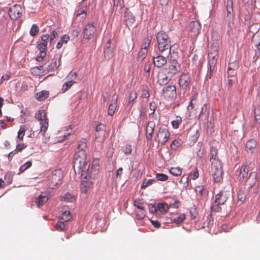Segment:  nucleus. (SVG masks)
<instances>
[{"mask_svg":"<svg viewBox=\"0 0 260 260\" xmlns=\"http://www.w3.org/2000/svg\"><path fill=\"white\" fill-rule=\"evenodd\" d=\"M73 163L75 173L81 175V190L82 192L86 193L92 186L98 171L92 167L89 170L90 164L87 160L86 157H82L78 154L74 156Z\"/></svg>","mask_w":260,"mask_h":260,"instance_id":"nucleus-1","label":"nucleus"},{"mask_svg":"<svg viewBox=\"0 0 260 260\" xmlns=\"http://www.w3.org/2000/svg\"><path fill=\"white\" fill-rule=\"evenodd\" d=\"M239 177L240 181L252 188L256 182L257 174L251 169L250 164H244L240 170Z\"/></svg>","mask_w":260,"mask_h":260,"instance_id":"nucleus-2","label":"nucleus"},{"mask_svg":"<svg viewBox=\"0 0 260 260\" xmlns=\"http://www.w3.org/2000/svg\"><path fill=\"white\" fill-rule=\"evenodd\" d=\"M156 39L159 51L167 57H169L172 45L168 34L164 31H159L156 34Z\"/></svg>","mask_w":260,"mask_h":260,"instance_id":"nucleus-3","label":"nucleus"},{"mask_svg":"<svg viewBox=\"0 0 260 260\" xmlns=\"http://www.w3.org/2000/svg\"><path fill=\"white\" fill-rule=\"evenodd\" d=\"M62 176V173L60 170L52 171L48 177V187L53 189L57 185L61 184Z\"/></svg>","mask_w":260,"mask_h":260,"instance_id":"nucleus-4","label":"nucleus"},{"mask_svg":"<svg viewBox=\"0 0 260 260\" xmlns=\"http://www.w3.org/2000/svg\"><path fill=\"white\" fill-rule=\"evenodd\" d=\"M181 70L180 64L176 59H173L170 62L168 67L163 69V72L166 74L170 75L172 77Z\"/></svg>","mask_w":260,"mask_h":260,"instance_id":"nucleus-5","label":"nucleus"},{"mask_svg":"<svg viewBox=\"0 0 260 260\" xmlns=\"http://www.w3.org/2000/svg\"><path fill=\"white\" fill-rule=\"evenodd\" d=\"M170 133L166 127H160L155 138V141L161 145H165L168 141Z\"/></svg>","mask_w":260,"mask_h":260,"instance_id":"nucleus-6","label":"nucleus"},{"mask_svg":"<svg viewBox=\"0 0 260 260\" xmlns=\"http://www.w3.org/2000/svg\"><path fill=\"white\" fill-rule=\"evenodd\" d=\"M36 118L40 121V132L44 135V133L46 131L48 127V123L47 121L46 115L44 110L39 111L35 115Z\"/></svg>","mask_w":260,"mask_h":260,"instance_id":"nucleus-7","label":"nucleus"},{"mask_svg":"<svg viewBox=\"0 0 260 260\" xmlns=\"http://www.w3.org/2000/svg\"><path fill=\"white\" fill-rule=\"evenodd\" d=\"M230 195V190L224 188L215 195V201H216V203L223 205Z\"/></svg>","mask_w":260,"mask_h":260,"instance_id":"nucleus-8","label":"nucleus"},{"mask_svg":"<svg viewBox=\"0 0 260 260\" xmlns=\"http://www.w3.org/2000/svg\"><path fill=\"white\" fill-rule=\"evenodd\" d=\"M87 140L85 139H82L78 142L77 151L74 155L78 154L82 157L87 156Z\"/></svg>","mask_w":260,"mask_h":260,"instance_id":"nucleus-9","label":"nucleus"},{"mask_svg":"<svg viewBox=\"0 0 260 260\" xmlns=\"http://www.w3.org/2000/svg\"><path fill=\"white\" fill-rule=\"evenodd\" d=\"M201 24L197 21H192L189 26V35L191 38L194 39L199 35L201 29Z\"/></svg>","mask_w":260,"mask_h":260,"instance_id":"nucleus-10","label":"nucleus"},{"mask_svg":"<svg viewBox=\"0 0 260 260\" xmlns=\"http://www.w3.org/2000/svg\"><path fill=\"white\" fill-rule=\"evenodd\" d=\"M96 30V27L93 23H88L85 25L83 30V37L86 39H91Z\"/></svg>","mask_w":260,"mask_h":260,"instance_id":"nucleus-11","label":"nucleus"},{"mask_svg":"<svg viewBox=\"0 0 260 260\" xmlns=\"http://www.w3.org/2000/svg\"><path fill=\"white\" fill-rule=\"evenodd\" d=\"M178 82L180 87L182 89L186 90L190 83V78L189 74H182L180 77Z\"/></svg>","mask_w":260,"mask_h":260,"instance_id":"nucleus-12","label":"nucleus"},{"mask_svg":"<svg viewBox=\"0 0 260 260\" xmlns=\"http://www.w3.org/2000/svg\"><path fill=\"white\" fill-rule=\"evenodd\" d=\"M163 96L166 99H173L176 96V87L174 85H170L162 90Z\"/></svg>","mask_w":260,"mask_h":260,"instance_id":"nucleus-13","label":"nucleus"},{"mask_svg":"<svg viewBox=\"0 0 260 260\" xmlns=\"http://www.w3.org/2000/svg\"><path fill=\"white\" fill-rule=\"evenodd\" d=\"M61 54L57 53L54 55L52 62L46 69L47 72L54 71L58 69L60 64Z\"/></svg>","mask_w":260,"mask_h":260,"instance_id":"nucleus-14","label":"nucleus"},{"mask_svg":"<svg viewBox=\"0 0 260 260\" xmlns=\"http://www.w3.org/2000/svg\"><path fill=\"white\" fill-rule=\"evenodd\" d=\"M9 16L12 19H17L22 16L21 8L19 5H14L9 9Z\"/></svg>","mask_w":260,"mask_h":260,"instance_id":"nucleus-15","label":"nucleus"},{"mask_svg":"<svg viewBox=\"0 0 260 260\" xmlns=\"http://www.w3.org/2000/svg\"><path fill=\"white\" fill-rule=\"evenodd\" d=\"M155 127V123L153 121H149L146 124L145 127V135L147 141H151L152 140Z\"/></svg>","mask_w":260,"mask_h":260,"instance_id":"nucleus-16","label":"nucleus"},{"mask_svg":"<svg viewBox=\"0 0 260 260\" xmlns=\"http://www.w3.org/2000/svg\"><path fill=\"white\" fill-rule=\"evenodd\" d=\"M167 57L166 55H159L155 57H153V61L154 66L157 68H161L163 67L167 62Z\"/></svg>","mask_w":260,"mask_h":260,"instance_id":"nucleus-17","label":"nucleus"},{"mask_svg":"<svg viewBox=\"0 0 260 260\" xmlns=\"http://www.w3.org/2000/svg\"><path fill=\"white\" fill-rule=\"evenodd\" d=\"M172 77L170 75L166 74L163 71L159 73L158 75V83L161 86H163L168 84L171 80Z\"/></svg>","mask_w":260,"mask_h":260,"instance_id":"nucleus-18","label":"nucleus"},{"mask_svg":"<svg viewBox=\"0 0 260 260\" xmlns=\"http://www.w3.org/2000/svg\"><path fill=\"white\" fill-rule=\"evenodd\" d=\"M218 54V53H216L215 52H209L208 53V64L211 71L215 69V65L217 63Z\"/></svg>","mask_w":260,"mask_h":260,"instance_id":"nucleus-19","label":"nucleus"},{"mask_svg":"<svg viewBox=\"0 0 260 260\" xmlns=\"http://www.w3.org/2000/svg\"><path fill=\"white\" fill-rule=\"evenodd\" d=\"M96 133L95 134L96 139H99V141H102L104 139L105 135V125L102 124H99L95 128Z\"/></svg>","mask_w":260,"mask_h":260,"instance_id":"nucleus-20","label":"nucleus"},{"mask_svg":"<svg viewBox=\"0 0 260 260\" xmlns=\"http://www.w3.org/2000/svg\"><path fill=\"white\" fill-rule=\"evenodd\" d=\"M124 17L127 26H132L134 24L135 17L132 12L129 11L125 12Z\"/></svg>","mask_w":260,"mask_h":260,"instance_id":"nucleus-21","label":"nucleus"},{"mask_svg":"<svg viewBox=\"0 0 260 260\" xmlns=\"http://www.w3.org/2000/svg\"><path fill=\"white\" fill-rule=\"evenodd\" d=\"M41 38V42L38 44V49L39 50H47L49 35L48 34L43 35Z\"/></svg>","mask_w":260,"mask_h":260,"instance_id":"nucleus-22","label":"nucleus"},{"mask_svg":"<svg viewBox=\"0 0 260 260\" xmlns=\"http://www.w3.org/2000/svg\"><path fill=\"white\" fill-rule=\"evenodd\" d=\"M117 96L115 94L112 96V103L109 106L108 114L109 115L112 116L114 113L116 108Z\"/></svg>","mask_w":260,"mask_h":260,"instance_id":"nucleus-23","label":"nucleus"},{"mask_svg":"<svg viewBox=\"0 0 260 260\" xmlns=\"http://www.w3.org/2000/svg\"><path fill=\"white\" fill-rule=\"evenodd\" d=\"M48 200V194L44 193L40 194L38 197L36 199V203L38 207L43 206Z\"/></svg>","mask_w":260,"mask_h":260,"instance_id":"nucleus-24","label":"nucleus"},{"mask_svg":"<svg viewBox=\"0 0 260 260\" xmlns=\"http://www.w3.org/2000/svg\"><path fill=\"white\" fill-rule=\"evenodd\" d=\"M256 147V142L253 139L248 141L246 144V150L248 152L253 153Z\"/></svg>","mask_w":260,"mask_h":260,"instance_id":"nucleus-25","label":"nucleus"},{"mask_svg":"<svg viewBox=\"0 0 260 260\" xmlns=\"http://www.w3.org/2000/svg\"><path fill=\"white\" fill-rule=\"evenodd\" d=\"M157 211L161 214H165L168 212L169 209V206L166 203H158L157 204Z\"/></svg>","mask_w":260,"mask_h":260,"instance_id":"nucleus-26","label":"nucleus"},{"mask_svg":"<svg viewBox=\"0 0 260 260\" xmlns=\"http://www.w3.org/2000/svg\"><path fill=\"white\" fill-rule=\"evenodd\" d=\"M211 163V172L221 171V162L219 159H214Z\"/></svg>","mask_w":260,"mask_h":260,"instance_id":"nucleus-27","label":"nucleus"},{"mask_svg":"<svg viewBox=\"0 0 260 260\" xmlns=\"http://www.w3.org/2000/svg\"><path fill=\"white\" fill-rule=\"evenodd\" d=\"M252 41L256 47L258 55H260V31L253 35Z\"/></svg>","mask_w":260,"mask_h":260,"instance_id":"nucleus-28","label":"nucleus"},{"mask_svg":"<svg viewBox=\"0 0 260 260\" xmlns=\"http://www.w3.org/2000/svg\"><path fill=\"white\" fill-rule=\"evenodd\" d=\"M137 94L136 91L132 90L131 91L129 95L127 97L128 99V103H127V106H128L129 108H132L133 105V102L134 101L137 99Z\"/></svg>","mask_w":260,"mask_h":260,"instance_id":"nucleus-29","label":"nucleus"},{"mask_svg":"<svg viewBox=\"0 0 260 260\" xmlns=\"http://www.w3.org/2000/svg\"><path fill=\"white\" fill-rule=\"evenodd\" d=\"M214 181L215 182H220L222 180V170L212 172Z\"/></svg>","mask_w":260,"mask_h":260,"instance_id":"nucleus-30","label":"nucleus"},{"mask_svg":"<svg viewBox=\"0 0 260 260\" xmlns=\"http://www.w3.org/2000/svg\"><path fill=\"white\" fill-rule=\"evenodd\" d=\"M67 223L63 221H57L54 225L56 230L59 232L64 231L67 229Z\"/></svg>","mask_w":260,"mask_h":260,"instance_id":"nucleus-31","label":"nucleus"},{"mask_svg":"<svg viewBox=\"0 0 260 260\" xmlns=\"http://www.w3.org/2000/svg\"><path fill=\"white\" fill-rule=\"evenodd\" d=\"M49 93L47 91H41L37 93L35 95L36 99L40 101H43L48 96Z\"/></svg>","mask_w":260,"mask_h":260,"instance_id":"nucleus-32","label":"nucleus"},{"mask_svg":"<svg viewBox=\"0 0 260 260\" xmlns=\"http://www.w3.org/2000/svg\"><path fill=\"white\" fill-rule=\"evenodd\" d=\"M70 40V37L67 35H64L60 38V41L57 43L56 48L60 49L63 44H67Z\"/></svg>","mask_w":260,"mask_h":260,"instance_id":"nucleus-33","label":"nucleus"},{"mask_svg":"<svg viewBox=\"0 0 260 260\" xmlns=\"http://www.w3.org/2000/svg\"><path fill=\"white\" fill-rule=\"evenodd\" d=\"M196 191L201 199L204 198L207 193V191L204 186H198L196 188Z\"/></svg>","mask_w":260,"mask_h":260,"instance_id":"nucleus-34","label":"nucleus"},{"mask_svg":"<svg viewBox=\"0 0 260 260\" xmlns=\"http://www.w3.org/2000/svg\"><path fill=\"white\" fill-rule=\"evenodd\" d=\"M72 218L71 213L69 211H66L61 214L60 219L63 222L67 223Z\"/></svg>","mask_w":260,"mask_h":260,"instance_id":"nucleus-35","label":"nucleus"},{"mask_svg":"<svg viewBox=\"0 0 260 260\" xmlns=\"http://www.w3.org/2000/svg\"><path fill=\"white\" fill-rule=\"evenodd\" d=\"M183 142L180 139H175L170 145V148L172 150H176L180 146L182 145Z\"/></svg>","mask_w":260,"mask_h":260,"instance_id":"nucleus-36","label":"nucleus"},{"mask_svg":"<svg viewBox=\"0 0 260 260\" xmlns=\"http://www.w3.org/2000/svg\"><path fill=\"white\" fill-rule=\"evenodd\" d=\"M28 128L26 125H21L19 130L18 132L17 138L20 140L23 139V136L25 135V132Z\"/></svg>","mask_w":260,"mask_h":260,"instance_id":"nucleus-37","label":"nucleus"},{"mask_svg":"<svg viewBox=\"0 0 260 260\" xmlns=\"http://www.w3.org/2000/svg\"><path fill=\"white\" fill-rule=\"evenodd\" d=\"M185 219V214H181L177 217L174 218L172 220V221L177 224H179L182 223Z\"/></svg>","mask_w":260,"mask_h":260,"instance_id":"nucleus-38","label":"nucleus"},{"mask_svg":"<svg viewBox=\"0 0 260 260\" xmlns=\"http://www.w3.org/2000/svg\"><path fill=\"white\" fill-rule=\"evenodd\" d=\"M170 172L174 176H178L181 175L182 169L179 167H172L170 169Z\"/></svg>","mask_w":260,"mask_h":260,"instance_id":"nucleus-39","label":"nucleus"},{"mask_svg":"<svg viewBox=\"0 0 260 260\" xmlns=\"http://www.w3.org/2000/svg\"><path fill=\"white\" fill-rule=\"evenodd\" d=\"M220 205H222V204L216 203V201H214L211 207V211L215 212H220L221 210Z\"/></svg>","mask_w":260,"mask_h":260,"instance_id":"nucleus-40","label":"nucleus"},{"mask_svg":"<svg viewBox=\"0 0 260 260\" xmlns=\"http://www.w3.org/2000/svg\"><path fill=\"white\" fill-rule=\"evenodd\" d=\"M237 198L239 202L243 203L246 199V193L244 190H239L237 193Z\"/></svg>","mask_w":260,"mask_h":260,"instance_id":"nucleus-41","label":"nucleus"},{"mask_svg":"<svg viewBox=\"0 0 260 260\" xmlns=\"http://www.w3.org/2000/svg\"><path fill=\"white\" fill-rule=\"evenodd\" d=\"M182 122V118L180 116H176V119L172 121V125L174 128H178Z\"/></svg>","mask_w":260,"mask_h":260,"instance_id":"nucleus-42","label":"nucleus"},{"mask_svg":"<svg viewBox=\"0 0 260 260\" xmlns=\"http://www.w3.org/2000/svg\"><path fill=\"white\" fill-rule=\"evenodd\" d=\"M39 31V27L36 24H34L31 26V27L29 31V34L30 36L34 37L36 36Z\"/></svg>","mask_w":260,"mask_h":260,"instance_id":"nucleus-43","label":"nucleus"},{"mask_svg":"<svg viewBox=\"0 0 260 260\" xmlns=\"http://www.w3.org/2000/svg\"><path fill=\"white\" fill-rule=\"evenodd\" d=\"M32 165L31 161H28L26 162L24 165H22L19 168V174L24 172L27 169L29 168Z\"/></svg>","mask_w":260,"mask_h":260,"instance_id":"nucleus-44","label":"nucleus"},{"mask_svg":"<svg viewBox=\"0 0 260 260\" xmlns=\"http://www.w3.org/2000/svg\"><path fill=\"white\" fill-rule=\"evenodd\" d=\"M217 154V149L215 147H211L210 148V161L212 162L214 159H218V158H216V156Z\"/></svg>","mask_w":260,"mask_h":260,"instance_id":"nucleus-45","label":"nucleus"},{"mask_svg":"<svg viewBox=\"0 0 260 260\" xmlns=\"http://www.w3.org/2000/svg\"><path fill=\"white\" fill-rule=\"evenodd\" d=\"M169 206L170 208H173L175 209H178L180 206V202L178 200H173L170 203Z\"/></svg>","mask_w":260,"mask_h":260,"instance_id":"nucleus-46","label":"nucleus"},{"mask_svg":"<svg viewBox=\"0 0 260 260\" xmlns=\"http://www.w3.org/2000/svg\"><path fill=\"white\" fill-rule=\"evenodd\" d=\"M254 117L255 121L260 123V106L254 109Z\"/></svg>","mask_w":260,"mask_h":260,"instance_id":"nucleus-47","label":"nucleus"},{"mask_svg":"<svg viewBox=\"0 0 260 260\" xmlns=\"http://www.w3.org/2000/svg\"><path fill=\"white\" fill-rule=\"evenodd\" d=\"M113 50L110 47H106L104 50L105 56L107 59L110 58L112 56Z\"/></svg>","mask_w":260,"mask_h":260,"instance_id":"nucleus-48","label":"nucleus"},{"mask_svg":"<svg viewBox=\"0 0 260 260\" xmlns=\"http://www.w3.org/2000/svg\"><path fill=\"white\" fill-rule=\"evenodd\" d=\"M152 37L148 36L145 39V42L142 45L143 49L147 50L148 47L149 46L151 43Z\"/></svg>","mask_w":260,"mask_h":260,"instance_id":"nucleus-49","label":"nucleus"},{"mask_svg":"<svg viewBox=\"0 0 260 260\" xmlns=\"http://www.w3.org/2000/svg\"><path fill=\"white\" fill-rule=\"evenodd\" d=\"M74 83V81L71 80L64 83L62 87V90L63 92L67 91Z\"/></svg>","mask_w":260,"mask_h":260,"instance_id":"nucleus-50","label":"nucleus"},{"mask_svg":"<svg viewBox=\"0 0 260 260\" xmlns=\"http://www.w3.org/2000/svg\"><path fill=\"white\" fill-rule=\"evenodd\" d=\"M155 181V180L154 179H149L147 181H146V180H145V181H143L142 185H141V189L146 188L147 186L152 184Z\"/></svg>","mask_w":260,"mask_h":260,"instance_id":"nucleus-51","label":"nucleus"},{"mask_svg":"<svg viewBox=\"0 0 260 260\" xmlns=\"http://www.w3.org/2000/svg\"><path fill=\"white\" fill-rule=\"evenodd\" d=\"M134 205L135 207H137L140 210H144V207L143 206V203L139 200H136L134 202Z\"/></svg>","mask_w":260,"mask_h":260,"instance_id":"nucleus-52","label":"nucleus"},{"mask_svg":"<svg viewBox=\"0 0 260 260\" xmlns=\"http://www.w3.org/2000/svg\"><path fill=\"white\" fill-rule=\"evenodd\" d=\"M74 196L69 192L66 193L62 198V200L67 202H72L74 200Z\"/></svg>","mask_w":260,"mask_h":260,"instance_id":"nucleus-53","label":"nucleus"},{"mask_svg":"<svg viewBox=\"0 0 260 260\" xmlns=\"http://www.w3.org/2000/svg\"><path fill=\"white\" fill-rule=\"evenodd\" d=\"M122 151L125 155H129L131 154L132 151L131 146L126 145L122 148Z\"/></svg>","mask_w":260,"mask_h":260,"instance_id":"nucleus-54","label":"nucleus"},{"mask_svg":"<svg viewBox=\"0 0 260 260\" xmlns=\"http://www.w3.org/2000/svg\"><path fill=\"white\" fill-rule=\"evenodd\" d=\"M156 177L158 180L161 181H166L168 179L167 175L162 173L157 174Z\"/></svg>","mask_w":260,"mask_h":260,"instance_id":"nucleus-55","label":"nucleus"},{"mask_svg":"<svg viewBox=\"0 0 260 260\" xmlns=\"http://www.w3.org/2000/svg\"><path fill=\"white\" fill-rule=\"evenodd\" d=\"M58 36L57 32L56 30H53L51 32L50 35H49L50 43L52 44L54 42V39L58 37Z\"/></svg>","mask_w":260,"mask_h":260,"instance_id":"nucleus-56","label":"nucleus"},{"mask_svg":"<svg viewBox=\"0 0 260 260\" xmlns=\"http://www.w3.org/2000/svg\"><path fill=\"white\" fill-rule=\"evenodd\" d=\"M147 53V50L143 49V48H142L139 53V55H138L139 59L143 60V59H144Z\"/></svg>","mask_w":260,"mask_h":260,"instance_id":"nucleus-57","label":"nucleus"},{"mask_svg":"<svg viewBox=\"0 0 260 260\" xmlns=\"http://www.w3.org/2000/svg\"><path fill=\"white\" fill-rule=\"evenodd\" d=\"M238 68V62L235 61L233 62H230L229 64L228 69L236 70Z\"/></svg>","mask_w":260,"mask_h":260,"instance_id":"nucleus-58","label":"nucleus"},{"mask_svg":"<svg viewBox=\"0 0 260 260\" xmlns=\"http://www.w3.org/2000/svg\"><path fill=\"white\" fill-rule=\"evenodd\" d=\"M26 147V145L24 144H18L16 146V148L14 150L15 153H17L19 151H21L23 149H24Z\"/></svg>","mask_w":260,"mask_h":260,"instance_id":"nucleus-59","label":"nucleus"},{"mask_svg":"<svg viewBox=\"0 0 260 260\" xmlns=\"http://www.w3.org/2000/svg\"><path fill=\"white\" fill-rule=\"evenodd\" d=\"M151 64L150 61L145 62L144 66V71L145 72L149 73L151 69Z\"/></svg>","mask_w":260,"mask_h":260,"instance_id":"nucleus-60","label":"nucleus"},{"mask_svg":"<svg viewBox=\"0 0 260 260\" xmlns=\"http://www.w3.org/2000/svg\"><path fill=\"white\" fill-rule=\"evenodd\" d=\"M228 77H234L237 74L236 70L230 69L228 68Z\"/></svg>","mask_w":260,"mask_h":260,"instance_id":"nucleus-61","label":"nucleus"},{"mask_svg":"<svg viewBox=\"0 0 260 260\" xmlns=\"http://www.w3.org/2000/svg\"><path fill=\"white\" fill-rule=\"evenodd\" d=\"M226 11H227V17L229 18V21H230L233 17V8H226Z\"/></svg>","mask_w":260,"mask_h":260,"instance_id":"nucleus-62","label":"nucleus"},{"mask_svg":"<svg viewBox=\"0 0 260 260\" xmlns=\"http://www.w3.org/2000/svg\"><path fill=\"white\" fill-rule=\"evenodd\" d=\"M4 179H5V180H6L7 182V184H9L12 183V177L10 174L7 173L5 176Z\"/></svg>","mask_w":260,"mask_h":260,"instance_id":"nucleus-63","label":"nucleus"},{"mask_svg":"<svg viewBox=\"0 0 260 260\" xmlns=\"http://www.w3.org/2000/svg\"><path fill=\"white\" fill-rule=\"evenodd\" d=\"M150 94L148 89H144L142 91L141 96L143 98H148Z\"/></svg>","mask_w":260,"mask_h":260,"instance_id":"nucleus-64","label":"nucleus"}]
</instances>
